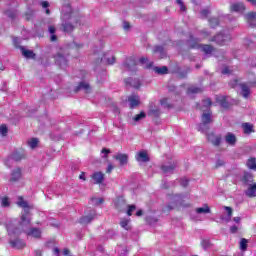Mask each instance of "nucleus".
Returning a JSON list of instances; mask_svg holds the SVG:
<instances>
[{"label":"nucleus","mask_w":256,"mask_h":256,"mask_svg":"<svg viewBox=\"0 0 256 256\" xmlns=\"http://www.w3.org/2000/svg\"><path fill=\"white\" fill-rule=\"evenodd\" d=\"M18 207H22L23 212L20 217V221H17L18 228L22 233H25L27 237H34V239H40L41 237V229L39 228H29L31 225V214H29V204L23 199V197H19L17 201Z\"/></svg>","instance_id":"f257e3e1"},{"label":"nucleus","mask_w":256,"mask_h":256,"mask_svg":"<svg viewBox=\"0 0 256 256\" xmlns=\"http://www.w3.org/2000/svg\"><path fill=\"white\" fill-rule=\"evenodd\" d=\"M17 223V219H10L6 223V229L10 238L9 243L12 249H23L26 244L25 241L17 238L19 235H21V233H23Z\"/></svg>","instance_id":"f03ea898"},{"label":"nucleus","mask_w":256,"mask_h":256,"mask_svg":"<svg viewBox=\"0 0 256 256\" xmlns=\"http://www.w3.org/2000/svg\"><path fill=\"white\" fill-rule=\"evenodd\" d=\"M62 27L66 33H71L75 25L79 23V17L73 12L71 5L67 4L62 7Z\"/></svg>","instance_id":"7ed1b4c3"},{"label":"nucleus","mask_w":256,"mask_h":256,"mask_svg":"<svg viewBox=\"0 0 256 256\" xmlns=\"http://www.w3.org/2000/svg\"><path fill=\"white\" fill-rule=\"evenodd\" d=\"M199 41H201V39H194L193 36H190L188 47H190V49H201L205 55H211V53H213V47L211 45H201Z\"/></svg>","instance_id":"20e7f679"},{"label":"nucleus","mask_w":256,"mask_h":256,"mask_svg":"<svg viewBox=\"0 0 256 256\" xmlns=\"http://www.w3.org/2000/svg\"><path fill=\"white\" fill-rule=\"evenodd\" d=\"M169 201L170 204L168 205V209H175V207H187V205L183 203L185 201V197L181 194L170 195Z\"/></svg>","instance_id":"39448f33"},{"label":"nucleus","mask_w":256,"mask_h":256,"mask_svg":"<svg viewBox=\"0 0 256 256\" xmlns=\"http://www.w3.org/2000/svg\"><path fill=\"white\" fill-rule=\"evenodd\" d=\"M202 123L198 125V131H201L202 133H207L209 130L210 123H213V118L211 117V113H203L201 117Z\"/></svg>","instance_id":"423d86ee"},{"label":"nucleus","mask_w":256,"mask_h":256,"mask_svg":"<svg viewBox=\"0 0 256 256\" xmlns=\"http://www.w3.org/2000/svg\"><path fill=\"white\" fill-rule=\"evenodd\" d=\"M97 216V213L95 212L94 209L88 208L85 211V215L82 216L79 220L80 225H89L93 219Z\"/></svg>","instance_id":"0eeeda50"},{"label":"nucleus","mask_w":256,"mask_h":256,"mask_svg":"<svg viewBox=\"0 0 256 256\" xmlns=\"http://www.w3.org/2000/svg\"><path fill=\"white\" fill-rule=\"evenodd\" d=\"M210 41H214L215 43H217V45H227V43L231 41V34L229 32L224 34L219 33Z\"/></svg>","instance_id":"6e6552de"},{"label":"nucleus","mask_w":256,"mask_h":256,"mask_svg":"<svg viewBox=\"0 0 256 256\" xmlns=\"http://www.w3.org/2000/svg\"><path fill=\"white\" fill-rule=\"evenodd\" d=\"M122 67L125 71H135L137 69V61H135V58H128Z\"/></svg>","instance_id":"1a4fd4ad"},{"label":"nucleus","mask_w":256,"mask_h":256,"mask_svg":"<svg viewBox=\"0 0 256 256\" xmlns=\"http://www.w3.org/2000/svg\"><path fill=\"white\" fill-rule=\"evenodd\" d=\"M91 179L95 185H101L105 181V174L103 172H94L91 175Z\"/></svg>","instance_id":"9d476101"},{"label":"nucleus","mask_w":256,"mask_h":256,"mask_svg":"<svg viewBox=\"0 0 256 256\" xmlns=\"http://www.w3.org/2000/svg\"><path fill=\"white\" fill-rule=\"evenodd\" d=\"M55 61H56V65H59V67H61V69L67 68L68 60L65 56L58 54L55 56Z\"/></svg>","instance_id":"9b49d317"},{"label":"nucleus","mask_w":256,"mask_h":256,"mask_svg":"<svg viewBox=\"0 0 256 256\" xmlns=\"http://www.w3.org/2000/svg\"><path fill=\"white\" fill-rule=\"evenodd\" d=\"M136 161L138 163H147L149 162V154H147V151L141 150L136 154Z\"/></svg>","instance_id":"f8f14e48"},{"label":"nucleus","mask_w":256,"mask_h":256,"mask_svg":"<svg viewBox=\"0 0 256 256\" xmlns=\"http://www.w3.org/2000/svg\"><path fill=\"white\" fill-rule=\"evenodd\" d=\"M224 210L226 211L227 215L222 214L220 219L221 221H225V223H229V221H231V217H233V209L229 206H224Z\"/></svg>","instance_id":"ddd939ff"},{"label":"nucleus","mask_w":256,"mask_h":256,"mask_svg":"<svg viewBox=\"0 0 256 256\" xmlns=\"http://www.w3.org/2000/svg\"><path fill=\"white\" fill-rule=\"evenodd\" d=\"M231 11L235 13H244L245 12V4L241 2L232 3L230 6Z\"/></svg>","instance_id":"4468645a"},{"label":"nucleus","mask_w":256,"mask_h":256,"mask_svg":"<svg viewBox=\"0 0 256 256\" xmlns=\"http://www.w3.org/2000/svg\"><path fill=\"white\" fill-rule=\"evenodd\" d=\"M175 167H177V163L173 162L170 165H162L161 170L162 173H164V175H171V173H173V171H175Z\"/></svg>","instance_id":"2eb2a0df"},{"label":"nucleus","mask_w":256,"mask_h":256,"mask_svg":"<svg viewBox=\"0 0 256 256\" xmlns=\"http://www.w3.org/2000/svg\"><path fill=\"white\" fill-rule=\"evenodd\" d=\"M128 103L130 105V109H135V107H137L140 103L139 96L132 94L128 97Z\"/></svg>","instance_id":"dca6fc26"},{"label":"nucleus","mask_w":256,"mask_h":256,"mask_svg":"<svg viewBox=\"0 0 256 256\" xmlns=\"http://www.w3.org/2000/svg\"><path fill=\"white\" fill-rule=\"evenodd\" d=\"M225 142L231 147H235V144L237 143V137L235 134L228 132L225 136Z\"/></svg>","instance_id":"f3484780"},{"label":"nucleus","mask_w":256,"mask_h":256,"mask_svg":"<svg viewBox=\"0 0 256 256\" xmlns=\"http://www.w3.org/2000/svg\"><path fill=\"white\" fill-rule=\"evenodd\" d=\"M207 139L212 143V145H215L216 147H219L221 145V136H215V134H207Z\"/></svg>","instance_id":"a211bd4d"},{"label":"nucleus","mask_w":256,"mask_h":256,"mask_svg":"<svg viewBox=\"0 0 256 256\" xmlns=\"http://www.w3.org/2000/svg\"><path fill=\"white\" fill-rule=\"evenodd\" d=\"M246 20L248 21L250 27H256V13L250 12L245 15Z\"/></svg>","instance_id":"6ab92c4d"},{"label":"nucleus","mask_w":256,"mask_h":256,"mask_svg":"<svg viewBox=\"0 0 256 256\" xmlns=\"http://www.w3.org/2000/svg\"><path fill=\"white\" fill-rule=\"evenodd\" d=\"M21 179V168H16L12 171L10 181L11 183H15V181H19Z\"/></svg>","instance_id":"aec40b11"},{"label":"nucleus","mask_w":256,"mask_h":256,"mask_svg":"<svg viewBox=\"0 0 256 256\" xmlns=\"http://www.w3.org/2000/svg\"><path fill=\"white\" fill-rule=\"evenodd\" d=\"M247 197H256V183L248 185V189L245 191Z\"/></svg>","instance_id":"412c9836"},{"label":"nucleus","mask_w":256,"mask_h":256,"mask_svg":"<svg viewBox=\"0 0 256 256\" xmlns=\"http://www.w3.org/2000/svg\"><path fill=\"white\" fill-rule=\"evenodd\" d=\"M85 91V93H89L91 91V86H89V83L86 82H80L79 85L75 88V92L77 91Z\"/></svg>","instance_id":"4be33fe9"},{"label":"nucleus","mask_w":256,"mask_h":256,"mask_svg":"<svg viewBox=\"0 0 256 256\" xmlns=\"http://www.w3.org/2000/svg\"><path fill=\"white\" fill-rule=\"evenodd\" d=\"M216 102L221 105L224 109H227L229 107V102H227V97L226 96H217L216 97Z\"/></svg>","instance_id":"5701e85b"},{"label":"nucleus","mask_w":256,"mask_h":256,"mask_svg":"<svg viewBox=\"0 0 256 256\" xmlns=\"http://www.w3.org/2000/svg\"><path fill=\"white\" fill-rule=\"evenodd\" d=\"M216 102L221 105L224 109H227L229 107V102H227V97L226 96H217L216 97Z\"/></svg>","instance_id":"b1692460"},{"label":"nucleus","mask_w":256,"mask_h":256,"mask_svg":"<svg viewBox=\"0 0 256 256\" xmlns=\"http://www.w3.org/2000/svg\"><path fill=\"white\" fill-rule=\"evenodd\" d=\"M153 53H158L160 55V59H165V57H167V52L163 46H156L153 49Z\"/></svg>","instance_id":"393cba45"},{"label":"nucleus","mask_w":256,"mask_h":256,"mask_svg":"<svg viewBox=\"0 0 256 256\" xmlns=\"http://www.w3.org/2000/svg\"><path fill=\"white\" fill-rule=\"evenodd\" d=\"M116 161H119L120 165H127L128 156L127 154H117L114 156Z\"/></svg>","instance_id":"a878e982"},{"label":"nucleus","mask_w":256,"mask_h":256,"mask_svg":"<svg viewBox=\"0 0 256 256\" xmlns=\"http://www.w3.org/2000/svg\"><path fill=\"white\" fill-rule=\"evenodd\" d=\"M196 213L198 215H207V213H211V208H209V205L204 204L203 207L196 208Z\"/></svg>","instance_id":"bb28decb"},{"label":"nucleus","mask_w":256,"mask_h":256,"mask_svg":"<svg viewBox=\"0 0 256 256\" xmlns=\"http://www.w3.org/2000/svg\"><path fill=\"white\" fill-rule=\"evenodd\" d=\"M201 91L203 90L199 87L190 86L187 90V95H189V97H193V95H197V93H201Z\"/></svg>","instance_id":"cd10ccee"},{"label":"nucleus","mask_w":256,"mask_h":256,"mask_svg":"<svg viewBox=\"0 0 256 256\" xmlns=\"http://www.w3.org/2000/svg\"><path fill=\"white\" fill-rule=\"evenodd\" d=\"M240 87H241V94L242 96L247 99V97H249V95H251V90L249 88V86H247V84H240Z\"/></svg>","instance_id":"c85d7f7f"},{"label":"nucleus","mask_w":256,"mask_h":256,"mask_svg":"<svg viewBox=\"0 0 256 256\" xmlns=\"http://www.w3.org/2000/svg\"><path fill=\"white\" fill-rule=\"evenodd\" d=\"M242 129L245 133V135H250V133H253V125L250 123H243L242 124Z\"/></svg>","instance_id":"c756f323"},{"label":"nucleus","mask_w":256,"mask_h":256,"mask_svg":"<svg viewBox=\"0 0 256 256\" xmlns=\"http://www.w3.org/2000/svg\"><path fill=\"white\" fill-rule=\"evenodd\" d=\"M22 55L26 57V59H33L35 57V53L31 50H27L24 47H21Z\"/></svg>","instance_id":"7c9ffc66"},{"label":"nucleus","mask_w":256,"mask_h":256,"mask_svg":"<svg viewBox=\"0 0 256 256\" xmlns=\"http://www.w3.org/2000/svg\"><path fill=\"white\" fill-rule=\"evenodd\" d=\"M139 61H140L141 65H146L145 66L146 69H153V62H149V58L142 57V58H140Z\"/></svg>","instance_id":"2f4dec72"},{"label":"nucleus","mask_w":256,"mask_h":256,"mask_svg":"<svg viewBox=\"0 0 256 256\" xmlns=\"http://www.w3.org/2000/svg\"><path fill=\"white\" fill-rule=\"evenodd\" d=\"M153 70L155 73H158V75H167L169 69L167 66H162V67H154Z\"/></svg>","instance_id":"473e14b6"},{"label":"nucleus","mask_w":256,"mask_h":256,"mask_svg":"<svg viewBox=\"0 0 256 256\" xmlns=\"http://www.w3.org/2000/svg\"><path fill=\"white\" fill-rule=\"evenodd\" d=\"M243 183H245V185H250V183H253V175L245 173L243 176Z\"/></svg>","instance_id":"72a5a7b5"},{"label":"nucleus","mask_w":256,"mask_h":256,"mask_svg":"<svg viewBox=\"0 0 256 256\" xmlns=\"http://www.w3.org/2000/svg\"><path fill=\"white\" fill-rule=\"evenodd\" d=\"M246 165L249 169L256 171V159L255 158L248 159Z\"/></svg>","instance_id":"f704fd0d"},{"label":"nucleus","mask_w":256,"mask_h":256,"mask_svg":"<svg viewBox=\"0 0 256 256\" xmlns=\"http://www.w3.org/2000/svg\"><path fill=\"white\" fill-rule=\"evenodd\" d=\"M25 157V155H23V153L20 152H14L11 156V159L13 161H21V159H23Z\"/></svg>","instance_id":"c9c22d12"},{"label":"nucleus","mask_w":256,"mask_h":256,"mask_svg":"<svg viewBox=\"0 0 256 256\" xmlns=\"http://www.w3.org/2000/svg\"><path fill=\"white\" fill-rule=\"evenodd\" d=\"M48 31L50 33V40L57 41V36L55 35V26H49Z\"/></svg>","instance_id":"e433bc0d"},{"label":"nucleus","mask_w":256,"mask_h":256,"mask_svg":"<svg viewBox=\"0 0 256 256\" xmlns=\"http://www.w3.org/2000/svg\"><path fill=\"white\" fill-rule=\"evenodd\" d=\"M28 145L31 149H35V147H37V145H39V139L37 138H32L28 141Z\"/></svg>","instance_id":"4c0bfd02"},{"label":"nucleus","mask_w":256,"mask_h":256,"mask_svg":"<svg viewBox=\"0 0 256 256\" xmlns=\"http://www.w3.org/2000/svg\"><path fill=\"white\" fill-rule=\"evenodd\" d=\"M123 205H125V200L123 199V197L117 198V200L115 201V207L117 209H121V207H123Z\"/></svg>","instance_id":"58836bf2"},{"label":"nucleus","mask_w":256,"mask_h":256,"mask_svg":"<svg viewBox=\"0 0 256 256\" xmlns=\"http://www.w3.org/2000/svg\"><path fill=\"white\" fill-rule=\"evenodd\" d=\"M101 203H103V198L92 197L90 200L91 205H101Z\"/></svg>","instance_id":"ea45409f"},{"label":"nucleus","mask_w":256,"mask_h":256,"mask_svg":"<svg viewBox=\"0 0 256 256\" xmlns=\"http://www.w3.org/2000/svg\"><path fill=\"white\" fill-rule=\"evenodd\" d=\"M5 15L10 17V19H15L17 17V12L15 10H7L5 11Z\"/></svg>","instance_id":"a19ab883"},{"label":"nucleus","mask_w":256,"mask_h":256,"mask_svg":"<svg viewBox=\"0 0 256 256\" xmlns=\"http://www.w3.org/2000/svg\"><path fill=\"white\" fill-rule=\"evenodd\" d=\"M0 201H1V207H9L10 205L9 198L4 196L0 198Z\"/></svg>","instance_id":"79ce46f5"},{"label":"nucleus","mask_w":256,"mask_h":256,"mask_svg":"<svg viewBox=\"0 0 256 256\" xmlns=\"http://www.w3.org/2000/svg\"><path fill=\"white\" fill-rule=\"evenodd\" d=\"M247 239L245 238H242L241 241H240V249L241 251H247Z\"/></svg>","instance_id":"37998d69"},{"label":"nucleus","mask_w":256,"mask_h":256,"mask_svg":"<svg viewBox=\"0 0 256 256\" xmlns=\"http://www.w3.org/2000/svg\"><path fill=\"white\" fill-rule=\"evenodd\" d=\"M209 23H210V26L212 27V29H215V27H217V25H219V19L211 18V19H209Z\"/></svg>","instance_id":"c03bdc74"},{"label":"nucleus","mask_w":256,"mask_h":256,"mask_svg":"<svg viewBox=\"0 0 256 256\" xmlns=\"http://www.w3.org/2000/svg\"><path fill=\"white\" fill-rule=\"evenodd\" d=\"M149 115H153L154 117H159L161 115V111L159 108L150 109Z\"/></svg>","instance_id":"a18cd8bd"},{"label":"nucleus","mask_w":256,"mask_h":256,"mask_svg":"<svg viewBox=\"0 0 256 256\" xmlns=\"http://www.w3.org/2000/svg\"><path fill=\"white\" fill-rule=\"evenodd\" d=\"M7 131H8L7 125L2 124V125L0 126V135H1L2 137H5V136L7 135Z\"/></svg>","instance_id":"49530a36"},{"label":"nucleus","mask_w":256,"mask_h":256,"mask_svg":"<svg viewBox=\"0 0 256 256\" xmlns=\"http://www.w3.org/2000/svg\"><path fill=\"white\" fill-rule=\"evenodd\" d=\"M120 225H121L122 229H125L126 231H129V229H130L129 220H122L120 222Z\"/></svg>","instance_id":"de8ad7c7"},{"label":"nucleus","mask_w":256,"mask_h":256,"mask_svg":"<svg viewBox=\"0 0 256 256\" xmlns=\"http://www.w3.org/2000/svg\"><path fill=\"white\" fill-rule=\"evenodd\" d=\"M145 117H147V115L145 114V112H140L139 114H137L134 117V121L138 122L141 121V119H145Z\"/></svg>","instance_id":"09e8293b"},{"label":"nucleus","mask_w":256,"mask_h":256,"mask_svg":"<svg viewBox=\"0 0 256 256\" xmlns=\"http://www.w3.org/2000/svg\"><path fill=\"white\" fill-rule=\"evenodd\" d=\"M209 13H211L209 8H205V9L201 10L200 15H201L202 19H205V18H207Z\"/></svg>","instance_id":"8fccbe9b"},{"label":"nucleus","mask_w":256,"mask_h":256,"mask_svg":"<svg viewBox=\"0 0 256 256\" xmlns=\"http://www.w3.org/2000/svg\"><path fill=\"white\" fill-rule=\"evenodd\" d=\"M126 83H127V85H131L132 87H135L136 89H138L139 85H141V84H139V81H137V83L134 84L132 78H128L126 80Z\"/></svg>","instance_id":"3c124183"},{"label":"nucleus","mask_w":256,"mask_h":256,"mask_svg":"<svg viewBox=\"0 0 256 256\" xmlns=\"http://www.w3.org/2000/svg\"><path fill=\"white\" fill-rule=\"evenodd\" d=\"M135 209H137V207L135 205H129L128 210H127V215L129 217H131V215H133V211H135Z\"/></svg>","instance_id":"603ef678"},{"label":"nucleus","mask_w":256,"mask_h":256,"mask_svg":"<svg viewBox=\"0 0 256 256\" xmlns=\"http://www.w3.org/2000/svg\"><path fill=\"white\" fill-rule=\"evenodd\" d=\"M41 6L43 7V9H46V15H49V13H51V11L48 9L49 2L43 1V2H41Z\"/></svg>","instance_id":"864d4df0"},{"label":"nucleus","mask_w":256,"mask_h":256,"mask_svg":"<svg viewBox=\"0 0 256 256\" xmlns=\"http://www.w3.org/2000/svg\"><path fill=\"white\" fill-rule=\"evenodd\" d=\"M104 60L108 65H113L115 63V56H111V58H107V55L104 56Z\"/></svg>","instance_id":"5fc2aeb1"},{"label":"nucleus","mask_w":256,"mask_h":256,"mask_svg":"<svg viewBox=\"0 0 256 256\" xmlns=\"http://www.w3.org/2000/svg\"><path fill=\"white\" fill-rule=\"evenodd\" d=\"M202 105H203V107H206V109H209V107L212 105L211 99L207 98V99L203 100Z\"/></svg>","instance_id":"6e6d98bb"},{"label":"nucleus","mask_w":256,"mask_h":256,"mask_svg":"<svg viewBox=\"0 0 256 256\" xmlns=\"http://www.w3.org/2000/svg\"><path fill=\"white\" fill-rule=\"evenodd\" d=\"M201 245L203 249H209L211 242L209 240H202Z\"/></svg>","instance_id":"4d7b16f0"},{"label":"nucleus","mask_w":256,"mask_h":256,"mask_svg":"<svg viewBox=\"0 0 256 256\" xmlns=\"http://www.w3.org/2000/svg\"><path fill=\"white\" fill-rule=\"evenodd\" d=\"M231 73H233V70H231L229 67H224L222 69V75H231Z\"/></svg>","instance_id":"13d9d810"},{"label":"nucleus","mask_w":256,"mask_h":256,"mask_svg":"<svg viewBox=\"0 0 256 256\" xmlns=\"http://www.w3.org/2000/svg\"><path fill=\"white\" fill-rule=\"evenodd\" d=\"M180 185H181L182 187H187V185H189V179H187V178H181V179H180Z\"/></svg>","instance_id":"bf43d9fd"},{"label":"nucleus","mask_w":256,"mask_h":256,"mask_svg":"<svg viewBox=\"0 0 256 256\" xmlns=\"http://www.w3.org/2000/svg\"><path fill=\"white\" fill-rule=\"evenodd\" d=\"M176 3H178L180 11H186L185 4H183V0H176Z\"/></svg>","instance_id":"052dcab7"},{"label":"nucleus","mask_w":256,"mask_h":256,"mask_svg":"<svg viewBox=\"0 0 256 256\" xmlns=\"http://www.w3.org/2000/svg\"><path fill=\"white\" fill-rule=\"evenodd\" d=\"M101 153H102V157L105 158L109 155V153H111V151L107 148H104V149H102Z\"/></svg>","instance_id":"680f3d73"},{"label":"nucleus","mask_w":256,"mask_h":256,"mask_svg":"<svg viewBox=\"0 0 256 256\" xmlns=\"http://www.w3.org/2000/svg\"><path fill=\"white\" fill-rule=\"evenodd\" d=\"M237 231H239V226L233 225V226L230 227V232L231 233H236Z\"/></svg>","instance_id":"e2e57ef3"},{"label":"nucleus","mask_w":256,"mask_h":256,"mask_svg":"<svg viewBox=\"0 0 256 256\" xmlns=\"http://www.w3.org/2000/svg\"><path fill=\"white\" fill-rule=\"evenodd\" d=\"M53 251L55 256H61V250L58 247H55Z\"/></svg>","instance_id":"0e129e2a"},{"label":"nucleus","mask_w":256,"mask_h":256,"mask_svg":"<svg viewBox=\"0 0 256 256\" xmlns=\"http://www.w3.org/2000/svg\"><path fill=\"white\" fill-rule=\"evenodd\" d=\"M131 26L129 25V22H123V29L125 30V31H129V28H130Z\"/></svg>","instance_id":"69168bd1"},{"label":"nucleus","mask_w":256,"mask_h":256,"mask_svg":"<svg viewBox=\"0 0 256 256\" xmlns=\"http://www.w3.org/2000/svg\"><path fill=\"white\" fill-rule=\"evenodd\" d=\"M113 169H114L113 164H109L106 169V173H111L113 171Z\"/></svg>","instance_id":"338daca9"},{"label":"nucleus","mask_w":256,"mask_h":256,"mask_svg":"<svg viewBox=\"0 0 256 256\" xmlns=\"http://www.w3.org/2000/svg\"><path fill=\"white\" fill-rule=\"evenodd\" d=\"M239 81L238 80H233L230 82V87L235 88L236 85H238Z\"/></svg>","instance_id":"774afa93"}]
</instances>
